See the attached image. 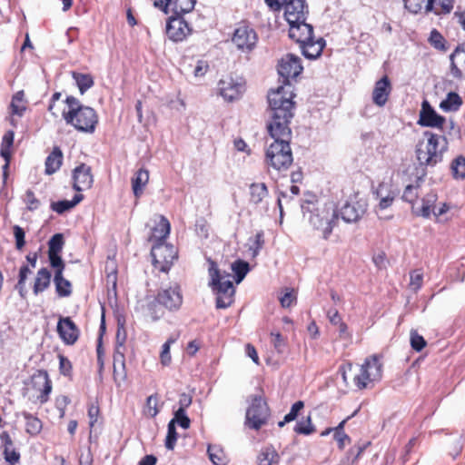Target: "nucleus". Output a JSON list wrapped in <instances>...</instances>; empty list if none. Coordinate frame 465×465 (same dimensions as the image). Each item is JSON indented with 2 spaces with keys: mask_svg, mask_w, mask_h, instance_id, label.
I'll use <instances>...</instances> for the list:
<instances>
[{
  "mask_svg": "<svg viewBox=\"0 0 465 465\" xmlns=\"http://www.w3.org/2000/svg\"><path fill=\"white\" fill-rule=\"evenodd\" d=\"M292 90H284V86H279L272 90L267 95L269 104L270 121L267 124L269 134H281L288 137L292 134L290 124L294 116L295 103L292 100Z\"/></svg>",
  "mask_w": 465,
  "mask_h": 465,
  "instance_id": "1",
  "label": "nucleus"
},
{
  "mask_svg": "<svg viewBox=\"0 0 465 465\" xmlns=\"http://www.w3.org/2000/svg\"><path fill=\"white\" fill-rule=\"evenodd\" d=\"M68 111L63 112V118L67 124H71L76 130L93 134L98 124V114L95 110L90 106L83 105L74 96L69 95L65 99Z\"/></svg>",
  "mask_w": 465,
  "mask_h": 465,
  "instance_id": "2",
  "label": "nucleus"
},
{
  "mask_svg": "<svg viewBox=\"0 0 465 465\" xmlns=\"http://www.w3.org/2000/svg\"><path fill=\"white\" fill-rule=\"evenodd\" d=\"M289 25V36L300 45L304 57L311 60L318 58L325 46V41L322 38L314 40L313 26L306 21Z\"/></svg>",
  "mask_w": 465,
  "mask_h": 465,
  "instance_id": "3",
  "label": "nucleus"
},
{
  "mask_svg": "<svg viewBox=\"0 0 465 465\" xmlns=\"http://www.w3.org/2000/svg\"><path fill=\"white\" fill-rule=\"evenodd\" d=\"M301 208L304 215L309 213L308 220L313 228L322 231L323 238L327 240L338 222L339 214L336 210L327 205L315 207L310 201L303 202Z\"/></svg>",
  "mask_w": 465,
  "mask_h": 465,
  "instance_id": "4",
  "label": "nucleus"
},
{
  "mask_svg": "<svg viewBox=\"0 0 465 465\" xmlns=\"http://www.w3.org/2000/svg\"><path fill=\"white\" fill-rule=\"evenodd\" d=\"M209 275L211 277L209 285L216 294V308L226 309L230 307L233 303L235 293L233 284L230 280L231 274L225 271L221 272L216 263L212 261L209 267Z\"/></svg>",
  "mask_w": 465,
  "mask_h": 465,
  "instance_id": "5",
  "label": "nucleus"
},
{
  "mask_svg": "<svg viewBox=\"0 0 465 465\" xmlns=\"http://www.w3.org/2000/svg\"><path fill=\"white\" fill-rule=\"evenodd\" d=\"M274 140L266 150L265 162L277 171H285L292 163V153L290 146L292 134L288 137L282 135L280 133L269 134Z\"/></svg>",
  "mask_w": 465,
  "mask_h": 465,
  "instance_id": "6",
  "label": "nucleus"
},
{
  "mask_svg": "<svg viewBox=\"0 0 465 465\" xmlns=\"http://www.w3.org/2000/svg\"><path fill=\"white\" fill-rule=\"evenodd\" d=\"M428 138L426 148L419 144L416 147V157L421 166H435L443 158V153L448 150V140L445 135L436 134L432 132H424Z\"/></svg>",
  "mask_w": 465,
  "mask_h": 465,
  "instance_id": "7",
  "label": "nucleus"
},
{
  "mask_svg": "<svg viewBox=\"0 0 465 465\" xmlns=\"http://www.w3.org/2000/svg\"><path fill=\"white\" fill-rule=\"evenodd\" d=\"M270 408L261 395L252 397V402L247 408L245 415V426L258 430L268 422Z\"/></svg>",
  "mask_w": 465,
  "mask_h": 465,
  "instance_id": "8",
  "label": "nucleus"
},
{
  "mask_svg": "<svg viewBox=\"0 0 465 465\" xmlns=\"http://www.w3.org/2000/svg\"><path fill=\"white\" fill-rule=\"evenodd\" d=\"M151 256L155 269L162 272H168L177 259L178 253L173 245L160 242L153 245Z\"/></svg>",
  "mask_w": 465,
  "mask_h": 465,
  "instance_id": "9",
  "label": "nucleus"
},
{
  "mask_svg": "<svg viewBox=\"0 0 465 465\" xmlns=\"http://www.w3.org/2000/svg\"><path fill=\"white\" fill-rule=\"evenodd\" d=\"M303 70L301 58L293 54H287L278 63L277 71L280 75L281 86L291 90V80L296 78Z\"/></svg>",
  "mask_w": 465,
  "mask_h": 465,
  "instance_id": "10",
  "label": "nucleus"
},
{
  "mask_svg": "<svg viewBox=\"0 0 465 465\" xmlns=\"http://www.w3.org/2000/svg\"><path fill=\"white\" fill-rule=\"evenodd\" d=\"M382 363L377 355L366 358L361 366L360 374L356 375L354 381L359 389L366 388L368 382L380 381L382 376Z\"/></svg>",
  "mask_w": 465,
  "mask_h": 465,
  "instance_id": "11",
  "label": "nucleus"
},
{
  "mask_svg": "<svg viewBox=\"0 0 465 465\" xmlns=\"http://www.w3.org/2000/svg\"><path fill=\"white\" fill-rule=\"evenodd\" d=\"M257 41L258 35L252 27L245 23L238 24L232 37L238 50L249 53L255 48Z\"/></svg>",
  "mask_w": 465,
  "mask_h": 465,
  "instance_id": "12",
  "label": "nucleus"
},
{
  "mask_svg": "<svg viewBox=\"0 0 465 465\" xmlns=\"http://www.w3.org/2000/svg\"><path fill=\"white\" fill-rule=\"evenodd\" d=\"M166 35L174 42H182L192 34L193 29L182 15H172L166 23Z\"/></svg>",
  "mask_w": 465,
  "mask_h": 465,
  "instance_id": "13",
  "label": "nucleus"
},
{
  "mask_svg": "<svg viewBox=\"0 0 465 465\" xmlns=\"http://www.w3.org/2000/svg\"><path fill=\"white\" fill-rule=\"evenodd\" d=\"M218 89L224 100L232 102L242 95L245 91V84L242 78L234 79L230 76L219 81Z\"/></svg>",
  "mask_w": 465,
  "mask_h": 465,
  "instance_id": "14",
  "label": "nucleus"
},
{
  "mask_svg": "<svg viewBox=\"0 0 465 465\" xmlns=\"http://www.w3.org/2000/svg\"><path fill=\"white\" fill-rule=\"evenodd\" d=\"M155 301L169 311H177L183 303V295L179 285L161 289Z\"/></svg>",
  "mask_w": 465,
  "mask_h": 465,
  "instance_id": "15",
  "label": "nucleus"
},
{
  "mask_svg": "<svg viewBox=\"0 0 465 465\" xmlns=\"http://www.w3.org/2000/svg\"><path fill=\"white\" fill-rule=\"evenodd\" d=\"M309 6L305 0H287L284 6V17L288 24L305 22Z\"/></svg>",
  "mask_w": 465,
  "mask_h": 465,
  "instance_id": "16",
  "label": "nucleus"
},
{
  "mask_svg": "<svg viewBox=\"0 0 465 465\" xmlns=\"http://www.w3.org/2000/svg\"><path fill=\"white\" fill-rule=\"evenodd\" d=\"M31 381L33 388L40 391L37 397L38 401L41 404L46 403L53 388L48 372L45 370H37L32 375Z\"/></svg>",
  "mask_w": 465,
  "mask_h": 465,
  "instance_id": "17",
  "label": "nucleus"
},
{
  "mask_svg": "<svg viewBox=\"0 0 465 465\" xmlns=\"http://www.w3.org/2000/svg\"><path fill=\"white\" fill-rule=\"evenodd\" d=\"M56 329L59 337L65 344L73 345L77 341L80 330L70 317H60Z\"/></svg>",
  "mask_w": 465,
  "mask_h": 465,
  "instance_id": "18",
  "label": "nucleus"
},
{
  "mask_svg": "<svg viewBox=\"0 0 465 465\" xmlns=\"http://www.w3.org/2000/svg\"><path fill=\"white\" fill-rule=\"evenodd\" d=\"M73 188L76 192L91 188L94 183L91 167L85 163L77 165L73 170Z\"/></svg>",
  "mask_w": 465,
  "mask_h": 465,
  "instance_id": "19",
  "label": "nucleus"
},
{
  "mask_svg": "<svg viewBox=\"0 0 465 465\" xmlns=\"http://www.w3.org/2000/svg\"><path fill=\"white\" fill-rule=\"evenodd\" d=\"M445 123V117L438 114L430 106V103L427 100H424L421 104V110L418 124L421 126L437 127L443 130V124Z\"/></svg>",
  "mask_w": 465,
  "mask_h": 465,
  "instance_id": "20",
  "label": "nucleus"
},
{
  "mask_svg": "<svg viewBox=\"0 0 465 465\" xmlns=\"http://www.w3.org/2000/svg\"><path fill=\"white\" fill-rule=\"evenodd\" d=\"M450 73L454 79L465 78V43L459 45L450 55Z\"/></svg>",
  "mask_w": 465,
  "mask_h": 465,
  "instance_id": "21",
  "label": "nucleus"
},
{
  "mask_svg": "<svg viewBox=\"0 0 465 465\" xmlns=\"http://www.w3.org/2000/svg\"><path fill=\"white\" fill-rule=\"evenodd\" d=\"M367 211V203L362 201L346 203L340 210L341 219L348 223L358 222Z\"/></svg>",
  "mask_w": 465,
  "mask_h": 465,
  "instance_id": "22",
  "label": "nucleus"
},
{
  "mask_svg": "<svg viewBox=\"0 0 465 465\" xmlns=\"http://www.w3.org/2000/svg\"><path fill=\"white\" fill-rule=\"evenodd\" d=\"M391 93V81L387 75H384L382 78H381L375 83L372 91L373 103L379 107H383L388 102Z\"/></svg>",
  "mask_w": 465,
  "mask_h": 465,
  "instance_id": "23",
  "label": "nucleus"
},
{
  "mask_svg": "<svg viewBox=\"0 0 465 465\" xmlns=\"http://www.w3.org/2000/svg\"><path fill=\"white\" fill-rule=\"evenodd\" d=\"M64 159V154L59 146H54L52 152L48 154L45 159V173L48 175H51L56 173L62 166Z\"/></svg>",
  "mask_w": 465,
  "mask_h": 465,
  "instance_id": "24",
  "label": "nucleus"
},
{
  "mask_svg": "<svg viewBox=\"0 0 465 465\" xmlns=\"http://www.w3.org/2000/svg\"><path fill=\"white\" fill-rule=\"evenodd\" d=\"M1 442L4 445V458L6 462L13 465L19 461L20 453L13 447V440L7 431L0 434Z\"/></svg>",
  "mask_w": 465,
  "mask_h": 465,
  "instance_id": "25",
  "label": "nucleus"
},
{
  "mask_svg": "<svg viewBox=\"0 0 465 465\" xmlns=\"http://www.w3.org/2000/svg\"><path fill=\"white\" fill-rule=\"evenodd\" d=\"M113 367L115 382H117L118 379L121 381L127 379L124 350L114 349Z\"/></svg>",
  "mask_w": 465,
  "mask_h": 465,
  "instance_id": "26",
  "label": "nucleus"
},
{
  "mask_svg": "<svg viewBox=\"0 0 465 465\" xmlns=\"http://www.w3.org/2000/svg\"><path fill=\"white\" fill-rule=\"evenodd\" d=\"M51 272L47 268L43 267L39 269L33 285L34 294L38 295L47 290L51 283Z\"/></svg>",
  "mask_w": 465,
  "mask_h": 465,
  "instance_id": "27",
  "label": "nucleus"
},
{
  "mask_svg": "<svg viewBox=\"0 0 465 465\" xmlns=\"http://www.w3.org/2000/svg\"><path fill=\"white\" fill-rule=\"evenodd\" d=\"M250 203L257 206L269 194L268 187L264 183H252L249 186Z\"/></svg>",
  "mask_w": 465,
  "mask_h": 465,
  "instance_id": "28",
  "label": "nucleus"
},
{
  "mask_svg": "<svg viewBox=\"0 0 465 465\" xmlns=\"http://www.w3.org/2000/svg\"><path fill=\"white\" fill-rule=\"evenodd\" d=\"M149 181V172L143 168L139 169L132 178V189L136 198H139Z\"/></svg>",
  "mask_w": 465,
  "mask_h": 465,
  "instance_id": "29",
  "label": "nucleus"
},
{
  "mask_svg": "<svg viewBox=\"0 0 465 465\" xmlns=\"http://www.w3.org/2000/svg\"><path fill=\"white\" fill-rule=\"evenodd\" d=\"M454 0H428L426 13L449 14L453 9Z\"/></svg>",
  "mask_w": 465,
  "mask_h": 465,
  "instance_id": "30",
  "label": "nucleus"
},
{
  "mask_svg": "<svg viewBox=\"0 0 465 465\" xmlns=\"http://www.w3.org/2000/svg\"><path fill=\"white\" fill-rule=\"evenodd\" d=\"M280 456L273 446H266L262 448L257 457L259 465H274L278 464Z\"/></svg>",
  "mask_w": 465,
  "mask_h": 465,
  "instance_id": "31",
  "label": "nucleus"
},
{
  "mask_svg": "<svg viewBox=\"0 0 465 465\" xmlns=\"http://www.w3.org/2000/svg\"><path fill=\"white\" fill-rule=\"evenodd\" d=\"M54 282L59 298L69 297L72 294V283L63 274L60 275V271L54 272Z\"/></svg>",
  "mask_w": 465,
  "mask_h": 465,
  "instance_id": "32",
  "label": "nucleus"
},
{
  "mask_svg": "<svg viewBox=\"0 0 465 465\" xmlns=\"http://www.w3.org/2000/svg\"><path fill=\"white\" fill-rule=\"evenodd\" d=\"M84 199V195L81 193H76L74 195L71 201L62 200L58 202H53L51 203V209L57 213L58 214H63L64 213L70 211L74 206H76L80 202Z\"/></svg>",
  "mask_w": 465,
  "mask_h": 465,
  "instance_id": "33",
  "label": "nucleus"
},
{
  "mask_svg": "<svg viewBox=\"0 0 465 465\" xmlns=\"http://www.w3.org/2000/svg\"><path fill=\"white\" fill-rule=\"evenodd\" d=\"M171 225L169 221L163 215L160 216V221L153 229L152 238L155 242H165V239L170 233Z\"/></svg>",
  "mask_w": 465,
  "mask_h": 465,
  "instance_id": "34",
  "label": "nucleus"
},
{
  "mask_svg": "<svg viewBox=\"0 0 465 465\" xmlns=\"http://www.w3.org/2000/svg\"><path fill=\"white\" fill-rule=\"evenodd\" d=\"M22 416L25 420V431L28 434L35 436L41 432L43 424L40 419L27 411H23Z\"/></svg>",
  "mask_w": 465,
  "mask_h": 465,
  "instance_id": "35",
  "label": "nucleus"
},
{
  "mask_svg": "<svg viewBox=\"0 0 465 465\" xmlns=\"http://www.w3.org/2000/svg\"><path fill=\"white\" fill-rule=\"evenodd\" d=\"M462 104L461 97L454 92H450L447 97L440 104V108L444 112H455Z\"/></svg>",
  "mask_w": 465,
  "mask_h": 465,
  "instance_id": "36",
  "label": "nucleus"
},
{
  "mask_svg": "<svg viewBox=\"0 0 465 465\" xmlns=\"http://www.w3.org/2000/svg\"><path fill=\"white\" fill-rule=\"evenodd\" d=\"M72 77L74 80L81 94H84L94 84V78L90 74L72 72Z\"/></svg>",
  "mask_w": 465,
  "mask_h": 465,
  "instance_id": "37",
  "label": "nucleus"
},
{
  "mask_svg": "<svg viewBox=\"0 0 465 465\" xmlns=\"http://www.w3.org/2000/svg\"><path fill=\"white\" fill-rule=\"evenodd\" d=\"M370 442L364 444H356L352 446L346 453L345 457L341 460L344 465H351L355 463L361 455L363 453Z\"/></svg>",
  "mask_w": 465,
  "mask_h": 465,
  "instance_id": "38",
  "label": "nucleus"
},
{
  "mask_svg": "<svg viewBox=\"0 0 465 465\" xmlns=\"http://www.w3.org/2000/svg\"><path fill=\"white\" fill-rule=\"evenodd\" d=\"M438 199V196L435 193L430 192L427 193L422 198V204L421 209L420 212V215L424 218H429L432 213V211L435 209V203Z\"/></svg>",
  "mask_w": 465,
  "mask_h": 465,
  "instance_id": "39",
  "label": "nucleus"
},
{
  "mask_svg": "<svg viewBox=\"0 0 465 465\" xmlns=\"http://www.w3.org/2000/svg\"><path fill=\"white\" fill-rule=\"evenodd\" d=\"M207 453L213 465H226V456L220 446L208 445Z\"/></svg>",
  "mask_w": 465,
  "mask_h": 465,
  "instance_id": "40",
  "label": "nucleus"
},
{
  "mask_svg": "<svg viewBox=\"0 0 465 465\" xmlns=\"http://www.w3.org/2000/svg\"><path fill=\"white\" fill-rule=\"evenodd\" d=\"M195 3V0H173V15L183 16L194 8Z\"/></svg>",
  "mask_w": 465,
  "mask_h": 465,
  "instance_id": "41",
  "label": "nucleus"
},
{
  "mask_svg": "<svg viewBox=\"0 0 465 465\" xmlns=\"http://www.w3.org/2000/svg\"><path fill=\"white\" fill-rule=\"evenodd\" d=\"M232 271L235 274V282L239 284L250 271L249 263L242 260H236L231 265Z\"/></svg>",
  "mask_w": 465,
  "mask_h": 465,
  "instance_id": "42",
  "label": "nucleus"
},
{
  "mask_svg": "<svg viewBox=\"0 0 465 465\" xmlns=\"http://www.w3.org/2000/svg\"><path fill=\"white\" fill-rule=\"evenodd\" d=\"M264 233L262 231L256 232L253 238L249 239V252H251L252 256L256 257L260 251L262 249L264 245Z\"/></svg>",
  "mask_w": 465,
  "mask_h": 465,
  "instance_id": "43",
  "label": "nucleus"
},
{
  "mask_svg": "<svg viewBox=\"0 0 465 465\" xmlns=\"http://www.w3.org/2000/svg\"><path fill=\"white\" fill-rule=\"evenodd\" d=\"M450 169L455 179H465V157H456L451 163Z\"/></svg>",
  "mask_w": 465,
  "mask_h": 465,
  "instance_id": "44",
  "label": "nucleus"
},
{
  "mask_svg": "<svg viewBox=\"0 0 465 465\" xmlns=\"http://www.w3.org/2000/svg\"><path fill=\"white\" fill-rule=\"evenodd\" d=\"M14 137L15 133L12 130L7 131L3 138L1 143V148H0V155L3 158H7L8 155H11L10 148L12 147L14 143Z\"/></svg>",
  "mask_w": 465,
  "mask_h": 465,
  "instance_id": "45",
  "label": "nucleus"
},
{
  "mask_svg": "<svg viewBox=\"0 0 465 465\" xmlns=\"http://www.w3.org/2000/svg\"><path fill=\"white\" fill-rule=\"evenodd\" d=\"M294 431L298 434L310 435L315 431L314 426L312 424L311 417L297 421Z\"/></svg>",
  "mask_w": 465,
  "mask_h": 465,
  "instance_id": "46",
  "label": "nucleus"
},
{
  "mask_svg": "<svg viewBox=\"0 0 465 465\" xmlns=\"http://www.w3.org/2000/svg\"><path fill=\"white\" fill-rule=\"evenodd\" d=\"M64 244L62 233L54 234L48 242V253L60 254Z\"/></svg>",
  "mask_w": 465,
  "mask_h": 465,
  "instance_id": "47",
  "label": "nucleus"
},
{
  "mask_svg": "<svg viewBox=\"0 0 465 465\" xmlns=\"http://www.w3.org/2000/svg\"><path fill=\"white\" fill-rule=\"evenodd\" d=\"M430 44L436 49L446 51L447 47L445 45L446 40L442 36V35L436 29H433L430 32V37H429Z\"/></svg>",
  "mask_w": 465,
  "mask_h": 465,
  "instance_id": "48",
  "label": "nucleus"
},
{
  "mask_svg": "<svg viewBox=\"0 0 465 465\" xmlns=\"http://www.w3.org/2000/svg\"><path fill=\"white\" fill-rule=\"evenodd\" d=\"M24 97V93L22 91L17 92L12 98V102L10 104L12 114L22 116L24 112L25 111V105H20Z\"/></svg>",
  "mask_w": 465,
  "mask_h": 465,
  "instance_id": "49",
  "label": "nucleus"
},
{
  "mask_svg": "<svg viewBox=\"0 0 465 465\" xmlns=\"http://www.w3.org/2000/svg\"><path fill=\"white\" fill-rule=\"evenodd\" d=\"M126 337L127 335L124 323L118 320L114 349L125 350L124 343L126 341Z\"/></svg>",
  "mask_w": 465,
  "mask_h": 465,
  "instance_id": "50",
  "label": "nucleus"
},
{
  "mask_svg": "<svg viewBox=\"0 0 465 465\" xmlns=\"http://www.w3.org/2000/svg\"><path fill=\"white\" fill-rule=\"evenodd\" d=\"M170 422H173L175 426L178 424L183 429H188L191 424V420L183 410H177Z\"/></svg>",
  "mask_w": 465,
  "mask_h": 465,
  "instance_id": "51",
  "label": "nucleus"
},
{
  "mask_svg": "<svg viewBox=\"0 0 465 465\" xmlns=\"http://www.w3.org/2000/svg\"><path fill=\"white\" fill-rule=\"evenodd\" d=\"M177 436L178 434L176 432L175 425H173V422L169 421L167 426V435L165 438V448L167 450H173L174 449Z\"/></svg>",
  "mask_w": 465,
  "mask_h": 465,
  "instance_id": "52",
  "label": "nucleus"
},
{
  "mask_svg": "<svg viewBox=\"0 0 465 465\" xmlns=\"http://www.w3.org/2000/svg\"><path fill=\"white\" fill-rule=\"evenodd\" d=\"M272 343L278 353H283L287 348V341L280 332H271Z\"/></svg>",
  "mask_w": 465,
  "mask_h": 465,
  "instance_id": "53",
  "label": "nucleus"
},
{
  "mask_svg": "<svg viewBox=\"0 0 465 465\" xmlns=\"http://www.w3.org/2000/svg\"><path fill=\"white\" fill-rule=\"evenodd\" d=\"M426 5L428 0H404L405 8L413 14H418L422 9L426 11Z\"/></svg>",
  "mask_w": 465,
  "mask_h": 465,
  "instance_id": "54",
  "label": "nucleus"
},
{
  "mask_svg": "<svg viewBox=\"0 0 465 465\" xmlns=\"http://www.w3.org/2000/svg\"><path fill=\"white\" fill-rule=\"evenodd\" d=\"M427 345L425 339L416 330L411 331V346L416 351H420Z\"/></svg>",
  "mask_w": 465,
  "mask_h": 465,
  "instance_id": "55",
  "label": "nucleus"
},
{
  "mask_svg": "<svg viewBox=\"0 0 465 465\" xmlns=\"http://www.w3.org/2000/svg\"><path fill=\"white\" fill-rule=\"evenodd\" d=\"M24 202L31 212L37 210L40 206V201L35 197V193L31 189L25 192Z\"/></svg>",
  "mask_w": 465,
  "mask_h": 465,
  "instance_id": "56",
  "label": "nucleus"
},
{
  "mask_svg": "<svg viewBox=\"0 0 465 465\" xmlns=\"http://www.w3.org/2000/svg\"><path fill=\"white\" fill-rule=\"evenodd\" d=\"M48 258H49V262H50V265L55 269L54 272H59L60 271V275L63 274L64 272V262L62 259V257L60 256V254H57V253H48Z\"/></svg>",
  "mask_w": 465,
  "mask_h": 465,
  "instance_id": "57",
  "label": "nucleus"
},
{
  "mask_svg": "<svg viewBox=\"0 0 465 465\" xmlns=\"http://www.w3.org/2000/svg\"><path fill=\"white\" fill-rule=\"evenodd\" d=\"M423 282V274L420 271L416 270L411 273V281L410 287L415 292H418Z\"/></svg>",
  "mask_w": 465,
  "mask_h": 465,
  "instance_id": "58",
  "label": "nucleus"
},
{
  "mask_svg": "<svg viewBox=\"0 0 465 465\" xmlns=\"http://www.w3.org/2000/svg\"><path fill=\"white\" fill-rule=\"evenodd\" d=\"M14 235L15 239V247L17 250H22L25 244V232L22 227L19 225H15L13 227Z\"/></svg>",
  "mask_w": 465,
  "mask_h": 465,
  "instance_id": "59",
  "label": "nucleus"
},
{
  "mask_svg": "<svg viewBox=\"0 0 465 465\" xmlns=\"http://www.w3.org/2000/svg\"><path fill=\"white\" fill-rule=\"evenodd\" d=\"M58 358L60 373L64 376H70L73 369L71 361L62 354H59Z\"/></svg>",
  "mask_w": 465,
  "mask_h": 465,
  "instance_id": "60",
  "label": "nucleus"
},
{
  "mask_svg": "<svg viewBox=\"0 0 465 465\" xmlns=\"http://www.w3.org/2000/svg\"><path fill=\"white\" fill-rule=\"evenodd\" d=\"M417 189H418L417 187H415L411 184L407 185L406 188L404 189V192L402 194L403 201L410 203H414L416 201V199L418 198Z\"/></svg>",
  "mask_w": 465,
  "mask_h": 465,
  "instance_id": "61",
  "label": "nucleus"
},
{
  "mask_svg": "<svg viewBox=\"0 0 465 465\" xmlns=\"http://www.w3.org/2000/svg\"><path fill=\"white\" fill-rule=\"evenodd\" d=\"M304 403L302 401H298L292 404L291 411L285 415V421H292L297 419L298 414L303 409Z\"/></svg>",
  "mask_w": 465,
  "mask_h": 465,
  "instance_id": "62",
  "label": "nucleus"
},
{
  "mask_svg": "<svg viewBox=\"0 0 465 465\" xmlns=\"http://www.w3.org/2000/svg\"><path fill=\"white\" fill-rule=\"evenodd\" d=\"M173 342V341L169 340L166 342H164L162 346V351H161V362L164 366H168L171 363V353H170V344Z\"/></svg>",
  "mask_w": 465,
  "mask_h": 465,
  "instance_id": "63",
  "label": "nucleus"
},
{
  "mask_svg": "<svg viewBox=\"0 0 465 465\" xmlns=\"http://www.w3.org/2000/svg\"><path fill=\"white\" fill-rule=\"evenodd\" d=\"M158 398L156 395H151L146 400V408L148 410V414L151 417H154L158 414L159 410L157 409Z\"/></svg>",
  "mask_w": 465,
  "mask_h": 465,
  "instance_id": "64",
  "label": "nucleus"
}]
</instances>
